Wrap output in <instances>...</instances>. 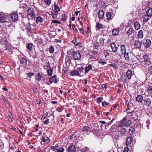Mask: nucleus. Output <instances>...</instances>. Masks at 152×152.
<instances>
[{
	"label": "nucleus",
	"mask_w": 152,
	"mask_h": 152,
	"mask_svg": "<svg viewBox=\"0 0 152 152\" xmlns=\"http://www.w3.org/2000/svg\"><path fill=\"white\" fill-rule=\"evenodd\" d=\"M6 16H1L0 15V22L4 23L6 22Z\"/></svg>",
	"instance_id": "a878e982"
},
{
	"label": "nucleus",
	"mask_w": 152,
	"mask_h": 152,
	"mask_svg": "<svg viewBox=\"0 0 152 152\" xmlns=\"http://www.w3.org/2000/svg\"><path fill=\"white\" fill-rule=\"evenodd\" d=\"M124 54V57L126 60L128 61L129 60V53H126Z\"/></svg>",
	"instance_id": "4c0bfd02"
},
{
	"label": "nucleus",
	"mask_w": 152,
	"mask_h": 152,
	"mask_svg": "<svg viewBox=\"0 0 152 152\" xmlns=\"http://www.w3.org/2000/svg\"><path fill=\"white\" fill-rule=\"evenodd\" d=\"M134 33V30L132 27H130L129 30L127 31L126 33L128 35L132 34Z\"/></svg>",
	"instance_id": "b1692460"
},
{
	"label": "nucleus",
	"mask_w": 152,
	"mask_h": 152,
	"mask_svg": "<svg viewBox=\"0 0 152 152\" xmlns=\"http://www.w3.org/2000/svg\"><path fill=\"white\" fill-rule=\"evenodd\" d=\"M110 46L111 48L114 52H115L117 50V48L115 44L114 43H112L111 44Z\"/></svg>",
	"instance_id": "a211bd4d"
},
{
	"label": "nucleus",
	"mask_w": 152,
	"mask_h": 152,
	"mask_svg": "<svg viewBox=\"0 0 152 152\" xmlns=\"http://www.w3.org/2000/svg\"><path fill=\"white\" fill-rule=\"evenodd\" d=\"M131 123V121H128L125 124V126L126 127H128L130 126Z\"/></svg>",
	"instance_id": "a18cd8bd"
},
{
	"label": "nucleus",
	"mask_w": 152,
	"mask_h": 152,
	"mask_svg": "<svg viewBox=\"0 0 152 152\" xmlns=\"http://www.w3.org/2000/svg\"><path fill=\"white\" fill-rule=\"evenodd\" d=\"M102 27V25L99 23H96V30H98L100 29H101Z\"/></svg>",
	"instance_id": "7c9ffc66"
},
{
	"label": "nucleus",
	"mask_w": 152,
	"mask_h": 152,
	"mask_svg": "<svg viewBox=\"0 0 152 152\" xmlns=\"http://www.w3.org/2000/svg\"><path fill=\"white\" fill-rule=\"evenodd\" d=\"M102 97H100L97 98V101L98 102H100L102 100Z\"/></svg>",
	"instance_id": "680f3d73"
},
{
	"label": "nucleus",
	"mask_w": 152,
	"mask_h": 152,
	"mask_svg": "<svg viewBox=\"0 0 152 152\" xmlns=\"http://www.w3.org/2000/svg\"><path fill=\"white\" fill-rule=\"evenodd\" d=\"M37 102L38 104H40L41 103V101L39 99H37Z\"/></svg>",
	"instance_id": "774afa93"
},
{
	"label": "nucleus",
	"mask_w": 152,
	"mask_h": 152,
	"mask_svg": "<svg viewBox=\"0 0 152 152\" xmlns=\"http://www.w3.org/2000/svg\"><path fill=\"white\" fill-rule=\"evenodd\" d=\"M136 99L139 102H141L143 100V97L141 95H138L136 98Z\"/></svg>",
	"instance_id": "6ab92c4d"
},
{
	"label": "nucleus",
	"mask_w": 152,
	"mask_h": 152,
	"mask_svg": "<svg viewBox=\"0 0 152 152\" xmlns=\"http://www.w3.org/2000/svg\"><path fill=\"white\" fill-rule=\"evenodd\" d=\"M129 151V148L128 147H126L124 148V152H128Z\"/></svg>",
	"instance_id": "4d7b16f0"
},
{
	"label": "nucleus",
	"mask_w": 152,
	"mask_h": 152,
	"mask_svg": "<svg viewBox=\"0 0 152 152\" xmlns=\"http://www.w3.org/2000/svg\"><path fill=\"white\" fill-rule=\"evenodd\" d=\"M92 67V66L90 65H89L86 69L85 71V72L87 73L88 71H89L90 69H91Z\"/></svg>",
	"instance_id": "e433bc0d"
},
{
	"label": "nucleus",
	"mask_w": 152,
	"mask_h": 152,
	"mask_svg": "<svg viewBox=\"0 0 152 152\" xmlns=\"http://www.w3.org/2000/svg\"><path fill=\"white\" fill-rule=\"evenodd\" d=\"M71 74L72 75H78L79 74L78 72V69L72 72Z\"/></svg>",
	"instance_id": "72a5a7b5"
},
{
	"label": "nucleus",
	"mask_w": 152,
	"mask_h": 152,
	"mask_svg": "<svg viewBox=\"0 0 152 152\" xmlns=\"http://www.w3.org/2000/svg\"><path fill=\"white\" fill-rule=\"evenodd\" d=\"M149 16H148V15H145L143 17L144 19L143 20V22H146L148 21L149 19Z\"/></svg>",
	"instance_id": "473e14b6"
},
{
	"label": "nucleus",
	"mask_w": 152,
	"mask_h": 152,
	"mask_svg": "<svg viewBox=\"0 0 152 152\" xmlns=\"http://www.w3.org/2000/svg\"><path fill=\"white\" fill-rule=\"evenodd\" d=\"M142 45L141 42L138 40L134 42V45L136 48H141Z\"/></svg>",
	"instance_id": "f8f14e48"
},
{
	"label": "nucleus",
	"mask_w": 152,
	"mask_h": 152,
	"mask_svg": "<svg viewBox=\"0 0 152 152\" xmlns=\"http://www.w3.org/2000/svg\"><path fill=\"white\" fill-rule=\"evenodd\" d=\"M151 102L150 98H148L144 100V104L147 107H150Z\"/></svg>",
	"instance_id": "423d86ee"
},
{
	"label": "nucleus",
	"mask_w": 152,
	"mask_h": 152,
	"mask_svg": "<svg viewBox=\"0 0 152 152\" xmlns=\"http://www.w3.org/2000/svg\"><path fill=\"white\" fill-rule=\"evenodd\" d=\"M72 57L75 60H78L81 58V55L80 53H73Z\"/></svg>",
	"instance_id": "9d476101"
},
{
	"label": "nucleus",
	"mask_w": 152,
	"mask_h": 152,
	"mask_svg": "<svg viewBox=\"0 0 152 152\" xmlns=\"http://www.w3.org/2000/svg\"><path fill=\"white\" fill-rule=\"evenodd\" d=\"M58 144H56L55 146H52L51 147V148L53 150H57L58 148Z\"/></svg>",
	"instance_id": "49530a36"
},
{
	"label": "nucleus",
	"mask_w": 152,
	"mask_h": 152,
	"mask_svg": "<svg viewBox=\"0 0 152 152\" xmlns=\"http://www.w3.org/2000/svg\"><path fill=\"white\" fill-rule=\"evenodd\" d=\"M137 37L139 39H142L143 37V32L142 30H140L138 33Z\"/></svg>",
	"instance_id": "aec40b11"
},
{
	"label": "nucleus",
	"mask_w": 152,
	"mask_h": 152,
	"mask_svg": "<svg viewBox=\"0 0 152 152\" xmlns=\"http://www.w3.org/2000/svg\"><path fill=\"white\" fill-rule=\"evenodd\" d=\"M121 51L122 54H124L126 53V48L124 45H121Z\"/></svg>",
	"instance_id": "dca6fc26"
},
{
	"label": "nucleus",
	"mask_w": 152,
	"mask_h": 152,
	"mask_svg": "<svg viewBox=\"0 0 152 152\" xmlns=\"http://www.w3.org/2000/svg\"><path fill=\"white\" fill-rule=\"evenodd\" d=\"M147 91L149 95L152 94V86H150L147 89Z\"/></svg>",
	"instance_id": "c756f323"
},
{
	"label": "nucleus",
	"mask_w": 152,
	"mask_h": 152,
	"mask_svg": "<svg viewBox=\"0 0 152 152\" xmlns=\"http://www.w3.org/2000/svg\"><path fill=\"white\" fill-rule=\"evenodd\" d=\"M117 130H118V132L123 135L126 132V129L124 128V126L123 125H117Z\"/></svg>",
	"instance_id": "f03ea898"
},
{
	"label": "nucleus",
	"mask_w": 152,
	"mask_h": 152,
	"mask_svg": "<svg viewBox=\"0 0 152 152\" xmlns=\"http://www.w3.org/2000/svg\"><path fill=\"white\" fill-rule=\"evenodd\" d=\"M53 69H48L47 71L48 73V76H51L53 73Z\"/></svg>",
	"instance_id": "c9c22d12"
},
{
	"label": "nucleus",
	"mask_w": 152,
	"mask_h": 152,
	"mask_svg": "<svg viewBox=\"0 0 152 152\" xmlns=\"http://www.w3.org/2000/svg\"><path fill=\"white\" fill-rule=\"evenodd\" d=\"M49 81L52 83V82H53L55 83H57V80L55 76H53L50 77L49 79Z\"/></svg>",
	"instance_id": "5701e85b"
},
{
	"label": "nucleus",
	"mask_w": 152,
	"mask_h": 152,
	"mask_svg": "<svg viewBox=\"0 0 152 152\" xmlns=\"http://www.w3.org/2000/svg\"><path fill=\"white\" fill-rule=\"evenodd\" d=\"M45 2L48 5H49L51 4L50 0H45Z\"/></svg>",
	"instance_id": "864d4df0"
},
{
	"label": "nucleus",
	"mask_w": 152,
	"mask_h": 152,
	"mask_svg": "<svg viewBox=\"0 0 152 152\" xmlns=\"http://www.w3.org/2000/svg\"><path fill=\"white\" fill-rule=\"evenodd\" d=\"M117 126L115 125L112 126L110 130L108 131V134H112L113 133L115 132L117 129Z\"/></svg>",
	"instance_id": "39448f33"
},
{
	"label": "nucleus",
	"mask_w": 152,
	"mask_h": 152,
	"mask_svg": "<svg viewBox=\"0 0 152 152\" xmlns=\"http://www.w3.org/2000/svg\"><path fill=\"white\" fill-rule=\"evenodd\" d=\"M132 73V71L130 69L128 70L127 71L126 75L128 79H130L131 78Z\"/></svg>",
	"instance_id": "f3484780"
},
{
	"label": "nucleus",
	"mask_w": 152,
	"mask_h": 152,
	"mask_svg": "<svg viewBox=\"0 0 152 152\" xmlns=\"http://www.w3.org/2000/svg\"><path fill=\"white\" fill-rule=\"evenodd\" d=\"M0 45L2 46L3 47H4V45L5 46V48H4V50L9 49L8 47V44L6 42H5L4 39H1V41L0 42Z\"/></svg>",
	"instance_id": "0eeeda50"
},
{
	"label": "nucleus",
	"mask_w": 152,
	"mask_h": 152,
	"mask_svg": "<svg viewBox=\"0 0 152 152\" xmlns=\"http://www.w3.org/2000/svg\"><path fill=\"white\" fill-rule=\"evenodd\" d=\"M151 42L150 39H147L146 41L144 42L143 43L144 46L146 48H149L151 45Z\"/></svg>",
	"instance_id": "6e6552de"
},
{
	"label": "nucleus",
	"mask_w": 152,
	"mask_h": 152,
	"mask_svg": "<svg viewBox=\"0 0 152 152\" xmlns=\"http://www.w3.org/2000/svg\"><path fill=\"white\" fill-rule=\"evenodd\" d=\"M19 59L22 65L25 66L27 64L26 58L23 55H20L18 56Z\"/></svg>",
	"instance_id": "f257e3e1"
},
{
	"label": "nucleus",
	"mask_w": 152,
	"mask_h": 152,
	"mask_svg": "<svg viewBox=\"0 0 152 152\" xmlns=\"http://www.w3.org/2000/svg\"><path fill=\"white\" fill-rule=\"evenodd\" d=\"M33 91L35 94H36L37 91V89L35 88H33Z\"/></svg>",
	"instance_id": "bf43d9fd"
},
{
	"label": "nucleus",
	"mask_w": 152,
	"mask_h": 152,
	"mask_svg": "<svg viewBox=\"0 0 152 152\" xmlns=\"http://www.w3.org/2000/svg\"><path fill=\"white\" fill-rule=\"evenodd\" d=\"M104 53L105 57H106L107 56H109V53L107 50H104Z\"/></svg>",
	"instance_id": "603ef678"
},
{
	"label": "nucleus",
	"mask_w": 152,
	"mask_h": 152,
	"mask_svg": "<svg viewBox=\"0 0 152 152\" xmlns=\"http://www.w3.org/2000/svg\"><path fill=\"white\" fill-rule=\"evenodd\" d=\"M99 63L101 64H102L103 65H104L106 64V63L105 62L102 61H99Z\"/></svg>",
	"instance_id": "0e129e2a"
},
{
	"label": "nucleus",
	"mask_w": 152,
	"mask_h": 152,
	"mask_svg": "<svg viewBox=\"0 0 152 152\" xmlns=\"http://www.w3.org/2000/svg\"><path fill=\"white\" fill-rule=\"evenodd\" d=\"M57 12H53L52 13L53 15L52 18H55L57 17V15H58Z\"/></svg>",
	"instance_id": "79ce46f5"
},
{
	"label": "nucleus",
	"mask_w": 152,
	"mask_h": 152,
	"mask_svg": "<svg viewBox=\"0 0 152 152\" xmlns=\"http://www.w3.org/2000/svg\"><path fill=\"white\" fill-rule=\"evenodd\" d=\"M126 110L128 113H131L133 112V111L131 110L128 107H127L126 108Z\"/></svg>",
	"instance_id": "3c124183"
},
{
	"label": "nucleus",
	"mask_w": 152,
	"mask_h": 152,
	"mask_svg": "<svg viewBox=\"0 0 152 152\" xmlns=\"http://www.w3.org/2000/svg\"><path fill=\"white\" fill-rule=\"evenodd\" d=\"M1 98L3 100H4V104L7 107H10L9 104L7 102V100L5 98L4 96L3 95H1Z\"/></svg>",
	"instance_id": "4be33fe9"
},
{
	"label": "nucleus",
	"mask_w": 152,
	"mask_h": 152,
	"mask_svg": "<svg viewBox=\"0 0 152 152\" xmlns=\"http://www.w3.org/2000/svg\"><path fill=\"white\" fill-rule=\"evenodd\" d=\"M84 127L85 129L88 132L90 133L91 132V128L89 126H85Z\"/></svg>",
	"instance_id": "ea45409f"
},
{
	"label": "nucleus",
	"mask_w": 152,
	"mask_h": 152,
	"mask_svg": "<svg viewBox=\"0 0 152 152\" xmlns=\"http://www.w3.org/2000/svg\"><path fill=\"white\" fill-rule=\"evenodd\" d=\"M54 50V48L53 46H51L49 48V52L51 53H53Z\"/></svg>",
	"instance_id": "09e8293b"
},
{
	"label": "nucleus",
	"mask_w": 152,
	"mask_h": 152,
	"mask_svg": "<svg viewBox=\"0 0 152 152\" xmlns=\"http://www.w3.org/2000/svg\"><path fill=\"white\" fill-rule=\"evenodd\" d=\"M33 45L31 43H29L28 45L27 46V48L30 51H31Z\"/></svg>",
	"instance_id": "c03bdc74"
},
{
	"label": "nucleus",
	"mask_w": 152,
	"mask_h": 152,
	"mask_svg": "<svg viewBox=\"0 0 152 152\" xmlns=\"http://www.w3.org/2000/svg\"><path fill=\"white\" fill-rule=\"evenodd\" d=\"M134 26L136 30H138L140 28L141 26L138 22H136L134 23Z\"/></svg>",
	"instance_id": "412c9836"
},
{
	"label": "nucleus",
	"mask_w": 152,
	"mask_h": 152,
	"mask_svg": "<svg viewBox=\"0 0 152 152\" xmlns=\"http://www.w3.org/2000/svg\"><path fill=\"white\" fill-rule=\"evenodd\" d=\"M78 72L79 74L78 75L79 76H82V75L83 74V68L81 67L80 68L78 69Z\"/></svg>",
	"instance_id": "a19ab883"
},
{
	"label": "nucleus",
	"mask_w": 152,
	"mask_h": 152,
	"mask_svg": "<svg viewBox=\"0 0 152 152\" xmlns=\"http://www.w3.org/2000/svg\"><path fill=\"white\" fill-rule=\"evenodd\" d=\"M54 9L55 10V12H58L60 10L59 7L56 4H55L54 6Z\"/></svg>",
	"instance_id": "58836bf2"
},
{
	"label": "nucleus",
	"mask_w": 152,
	"mask_h": 152,
	"mask_svg": "<svg viewBox=\"0 0 152 152\" xmlns=\"http://www.w3.org/2000/svg\"><path fill=\"white\" fill-rule=\"evenodd\" d=\"M134 130V127L133 126H132L130 127L129 130V132H132Z\"/></svg>",
	"instance_id": "6e6d98bb"
},
{
	"label": "nucleus",
	"mask_w": 152,
	"mask_h": 152,
	"mask_svg": "<svg viewBox=\"0 0 152 152\" xmlns=\"http://www.w3.org/2000/svg\"><path fill=\"white\" fill-rule=\"evenodd\" d=\"M107 19V20H110L111 19V14L110 12H108L106 14Z\"/></svg>",
	"instance_id": "2f4dec72"
},
{
	"label": "nucleus",
	"mask_w": 152,
	"mask_h": 152,
	"mask_svg": "<svg viewBox=\"0 0 152 152\" xmlns=\"http://www.w3.org/2000/svg\"><path fill=\"white\" fill-rule=\"evenodd\" d=\"M113 34L115 36L117 35L119 32V30L118 28L114 29L112 30Z\"/></svg>",
	"instance_id": "bb28decb"
},
{
	"label": "nucleus",
	"mask_w": 152,
	"mask_h": 152,
	"mask_svg": "<svg viewBox=\"0 0 152 152\" xmlns=\"http://www.w3.org/2000/svg\"><path fill=\"white\" fill-rule=\"evenodd\" d=\"M42 140L43 142L46 143H49L50 142V139L46 135L42 136Z\"/></svg>",
	"instance_id": "ddd939ff"
},
{
	"label": "nucleus",
	"mask_w": 152,
	"mask_h": 152,
	"mask_svg": "<svg viewBox=\"0 0 152 152\" xmlns=\"http://www.w3.org/2000/svg\"><path fill=\"white\" fill-rule=\"evenodd\" d=\"M79 30H80V32L83 34H84L85 33V31L83 30L82 28H79Z\"/></svg>",
	"instance_id": "e2e57ef3"
},
{
	"label": "nucleus",
	"mask_w": 152,
	"mask_h": 152,
	"mask_svg": "<svg viewBox=\"0 0 152 152\" xmlns=\"http://www.w3.org/2000/svg\"><path fill=\"white\" fill-rule=\"evenodd\" d=\"M35 77L36 80L39 82L41 80V79L42 76L39 73H38L37 74L35 75Z\"/></svg>",
	"instance_id": "2eb2a0df"
},
{
	"label": "nucleus",
	"mask_w": 152,
	"mask_h": 152,
	"mask_svg": "<svg viewBox=\"0 0 152 152\" xmlns=\"http://www.w3.org/2000/svg\"><path fill=\"white\" fill-rule=\"evenodd\" d=\"M52 22L55 23H60V22L59 21H58L55 20H52Z\"/></svg>",
	"instance_id": "052dcab7"
},
{
	"label": "nucleus",
	"mask_w": 152,
	"mask_h": 152,
	"mask_svg": "<svg viewBox=\"0 0 152 152\" xmlns=\"http://www.w3.org/2000/svg\"><path fill=\"white\" fill-rule=\"evenodd\" d=\"M66 16L64 14L62 16L61 20L63 21H65L66 20Z\"/></svg>",
	"instance_id": "5fc2aeb1"
},
{
	"label": "nucleus",
	"mask_w": 152,
	"mask_h": 152,
	"mask_svg": "<svg viewBox=\"0 0 152 152\" xmlns=\"http://www.w3.org/2000/svg\"><path fill=\"white\" fill-rule=\"evenodd\" d=\"M43 21V19L41 17L39 16L36 19V21L37 22H42Z\"/></svg>",
	"instance_id": "f704fd0d"
},
{
	"label": "nucleus",
	"mask_w": 152,
	"mask_h": 152,
	"mask_svg": "<svg viewBox=\"0 0 152 152\" xmlns=\"http://www.w3.org/2000/svg\"><path fill=\"white\" fill-rule=\"evenodd\" d=\"M28 14L30 17H34L35 16V14L34 8H29L27 10Z\"/></svg>",
	"instance_id": "7ed1b4c3"
},
{
	"label": "nucleus",
	"mask_w": 152,
	"mask_h": 152,
	"mask_svg": "<svg viewBox=\"0 0 152 152\" xmlns=\"http://www.w3.org/2000/svg\"><path fill=\"white\" fill-rule=\"evenodd\" d=\"M65 150L62 147L59 148H58L57 150V152H63Z\"/></svg>",
	"instance_id": "8fccbe9b"
},
{
	"label": "nucleus",
	"mask_w": 152,
	"mask_h": 152,
	"mask_svg": "<svg viewBox=\"0 0 152 152\" xmlns=\"http://www.w3.org/2000/svg\"><path fill=\"white\" fill-rule=\"evenodd\" d=\"M49 122V119H48L47 120H45L44 121V124H47Z\"/></svg>",
	"instance_id": "69168bd1"
},
{
	"label": "nucleus",
	"mask_w": 152,
	"mask_h": 152,
	"mask_svg": "<svg viewBox=\"0 0 152 152\" xmlns=\"http://www.w3.org/2000/svg\"><path fill=\"white\" fill-rule=\"evenodd\" d=\"M26 75H27L28 77L29 78H31L32 76H34V74L32 72L28 73L26 74Z\"/></svg>",
	"instance_id": "37998d69"
},
{
	"label": "nucleus",
	"mask_w": 152,
	"mask_h": 152,
	"mask_svg": "<svg viewBox=\"0 0 152 152\" xmlns=\"http://www.w3.org/2000/svg\"><path fill=\"white\" fill-rule=\"evenodd\" d=\"M72 27L74 31H77V29L75 28V25H72Z\"/></svg>",
	"instance_id": "338daca9"
},
{
	"label": "nucleus",
	"mask_w": 152,
	"mask_h": 152,
	"mask_svg": "<svg viewBox=\"0 0 152 152\" xmlns=\"http://www.w3.org/2000/svg\"><path fill=\"white\" fill-rule=\"evenodd\" d=\"M10 15L11 16V18L13 21L17 20L18 18V14L17 13H12Z\"/></svg>",
	"instance_id": "9b49d317"
},
{
	"label": "nucleus",
	"mask_w": 152,
	"mask_h": 152,
	"mask_svg": "<svg viewBox=\"0 0 152 152\" xmlns=\"http://www.w3.org/2000/svg\"><path fill=\"white\" fill-rule=\"evenodd\" d=\"M142 60V62H145L147 64L150 65L151 64V62L149 59V58L147 55L144 56Z\"/></svg>",
	"instance_id": "20e7f679"
},
{
	"label": "nucleus",
	"mask_w": 152,
	"mask_h": 152,
	"mask_svg": "<svg viewBox=\"0 0 152 152\" xmlns=\"http://www.w3.org/2000/svg\"><path fill=\"white\" fill-rule=\"evenodd\" d=\"M67 150L68 152H75L76 151V148L74 145L70 144L68 147Z\"/></svg>",
	"instance_id": "1a4fd4ad"
},
{
	"label": "nucleus",
	"mask_w": 152,
	"mask_h": 152,
	"mask_svg": "<svg viewBox=\"0 0 152 152\" xmlns=\"http://www.w3.org/2000/svg\"><path fill=\"white\" fill-rule=\"evenodd\" d=\"M31 25L29 23H28L26 26V29L28 30H30L31 29Z\"/></svg>",
	"instance_id": "de8ad7c7"
},
{
	"label": "nucleus",
	"mask_w": 152,
	"mask_h": 152,
	"mask_svg": "<svg viewBox=\"0 0 152 152\" xmlns=\"http://www.w3.org/2000/svg\"><path fill=\"white\" fill-rule=\"evenodd\" d=\"M105 39L102 37H99V42L100 44L102 46H104V41Z\"/></svg>",
	"instance_id": "c85d7f7f"
},
{
	"label": "nucleus",
	"mask_w": 152,
	"mask_h": 152,
	"mask_svg": "<svg viewBox=\"0 0 152 152\" xmlns=\"http://www.w3.org/2000/svg\"><path fill=\"white\" fill-rule=\"evenodd\" d=\"M132 138L131 137H129L127 138L126 141V145H130L132 142Z\"/></svg>",
	"instance_id": "393cba45"
},
{
	"label": "nucleus",
	"mask_w": 152,
	"mask_h": 152,
	"mask_svg": "<svg viewBox=\"0 0 152 152\" xmlns=\"http://www.w3.org/2000/svg\"><path fill=\"white\" fill-rule=\"evenodd\" d=\"M146 13L148 16H151L152 15V9L149 8L146 11Z\"/></svg>",
	"instance_id": "cd10ccee"
},
{
	"label": "nucleus",
	"mask_w": 152,
	"mask_h": 152,
	"mask_svg": "<svg viewBox=\"0 0 152 152\" xmlns=\"http://www.w3.org/2000/svg\"><path fill=\"white\" fill-rule=\"evenodd\" d=\"M148 70L150 73H152V66H149L148 68Z\"/></svg>",
	"instance_id": "13d9d810"
},
{
	"label": "nucleus",
	"mask_w": 152,
	"mask_h": 152,
	"mask_svg": "<svg viewBox=\"0 0 152 152\" xmlns=\"http://www.w3.org/2000/svg\"><path fill=\"white\" fill-rule=\"evenodd\" d=\"M104 12L103 10H99L98 14V17L100 19L103 18L104 17Z\"/></svg>",
	"instance_id": "4468645a"
}]
</instances>
